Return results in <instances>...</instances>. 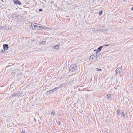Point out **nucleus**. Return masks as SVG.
<instances>
[{"label": "nucleus", "instance_id": "9", "mask_svg": "<svg viewBox=\"0 0 133 133\" xmlns=\"http://www.w3.org/2000/svg\"><path fill=\"white\" fill-rule=\"evenodd\" d=\"M54 92V91H53V90L52 89L48 91L47 92V94H52Z\"/></svg>", "mask_w": 133, "mask_h": 133}, {"label": "nucleus", "instance_id": "2", "mask_svg": "<svg viewBox=\"0 0 133 133\" xmlns=\"http://www.w3.org/2000/svg\"><path fill=\"white\" fill-rule=\"evenodd\" d=\"M76 65L75 64L71 65L69 68V71L71 72L74 71L76 68Z\"/></svg>", "mask_w": 133, "mask_h": 133}, {"label": "nucleus", "instance_id": "11", "mask_svg": "<svg viewBox=\"0 0 133 133\" xmlns=\"http://www.w3.org/2000/svg\"><path fill=\"white\" fill-rule=\"evenodd\" d=\"M19 94V93H14L12 95V97L17 96Z\"/></svg>", "mask_w": 133, "mask_h": 133}, {"label": "nucleus", "instance_id": "7", "mask_svg": "<svg viewBox=\"0 0 133 133\" xmlns=\"http://www.w3.org/2000/svg\"><path fill=\"white\" fill-rule=\"evenodd\" d=\"M104 46V45H103L102 46H101L100 47H99L98 48V49L97 50V51L96 52V53L97 54V53H98L99 52V51H100L101 49H102V48L103 47V46Z\"/></svg>", "mask_w": 133, "mask_h": 133}, {"label": "nucleus", "instance_id": "8", "mask_svg": "<svg viewBox=\"0 0 133 133\" xmlns=\"http://www.w3.org/2000/svg\"><path fill=\"white\" fill-rule=\"evenodd\" d=\"M59 48V45H56L55 46H54L53 47V49H56V50H58Z\"/></svg>", "mask_w": 133, "mask_h": 133}, {"label": "nucleus", "instance_id": "20", "mask_svg": "<svg viewBox=\"0 0 133 133\" xmlns=\"http://www.w3.org/2000/svg\"><path fill=\"white\" fill-rule=\"evenodd\" d=\"M42 26H41L39 24V25H38V26H37V28L39 27V28H40L41 29H42Z\"/></svg>", "mask_w": 133, "mask_h": 133}, {"label": "nucleus", "instance_id": "19", "mask_svg": "<svg viewBox=\"0 0 133 133\" xmlns=\"http://www.w3.org/2000/svg\"><path fill=\"white\" fill-rule=\"evenodd\" d=\"M122 116H123V118H124L125 117V113L124 111L122 112Z\"/></svg>", "mask_w": 133, "mask_h": 133}, {"label": "nucleus", "instance_id": "27", "mask_svg": "<svg viewBox=\"0 0 133 133\" xmlns=\"http://www.w3.org/2000/svg\"><path fill=\"white\" fill-rule=\"evenodd\" d=\"M104 45V46H106L107 47H108L109 46V45L108 44L106 45Z\"/></svg>", "mask_w": 133, "mask_h": 133}, {"label": "nucleus", "instance_id": "4", "mask_svg": "<svg viewBox=\"0 0 133 133\" xmlns=\"http://www.w3.org/2000/svg\"><path fill=\"white\" fill-rule=\"evenodd\" d=\"M14 3L17 5H21V3L18 0H13Z\"/></svg>", "mask_w": 133, "mask_h": 133}, {"label": "nucleus", "instance_id": "21", "mask_svg": "<svg viewBox=\"0 0 133 133\" xmlns=\"http://www.w3.org/2000/svg\"><path fill=\"white\" fill-rule=\"evenodd\" d=\"M102 13V10L100 11V12H99V15H101Z\"/></svg>", "mask_w": 133, "mask_h": 133}, {"label": "nucleus", "instance_id": "15", "mask_svg": "<svg viewBox=\"0 0 133 133\" xmlns=\"http://www.w3.org/2000/svg\"><path fill=\"white\" fill-rule=\"evenodd\" d=\"M120 113V110L119 109H118L117 111V114L118 115H119Z\"/></svg>", "mask_w": 133, "mask_h": 133}, {"label": "nucleus", "instance_id": "5", "mask_svg": "<svg viewBox=\"0 0 133 133\" xmlns=\"http://www.w3.org/2000/svg\"><path fill=\"white\" fill-rule=\"evenodd\" d=\"M3 48L6 51L8 49L9 47L8 45L7 44H4L3 45Z\"/></svg>", "mask_w": 133, "mask_h": 133}, {"label": "nucleus", "instance_id": "28", "mask_svg": "<svg viewBox=\"0 0 133 133\" xmlns=\"http://www.w3.org/2000/svg\"><path fill=\"white\" fill-rule=\"evenodd\" d=\"M58 122L59 123V124H60V122L58 121Z\"/></svg>", "mask_w": 133, "mask_h": 133}, {"label": "nucleus", "instance_id": "18", "mask_svg": "<svg viewBox=\"0 0 133 133\" xmlns=\"http://www.w3.org/2000/svg\"><path fill=\"white\" fill-rule=\"evenodd\" d=\"M51 114L52 115H54L55 114V111H51Z\"/></svg>", "mask_w": 133, "mask_h": 133}, {"label": "nucleus", "instance_id": "16", "mask_svg": "<svg viewBox=\"0 0 133 133\" xmlns=\"http://www.w3.org/2000/svg\"><path fill=\"white\" fill-rule=\"evenodd\" d=\"M37 25V23H32L31 24V27L32 26V27H33V26H34V25Z\"/></svg>", "mask_w": 133, "mask_h": 133}, {"label": "nucleus", "instance_id": "22", "mask_svg": "<svg viewBox=\"0 0 133 133\" xmlns=\"http://www.w3.org/2000/svg\"><path fill=\"white\" fill-rule=\"evenodd\" d=\"M5 51L6 50L3 48V49L1 51L2 52H5Z\"/></svg>", "mask_w": 133, "mask_h": 133}, {"label": "nucleus", "instance_id": "3", "mask_svg": "<svg viewBox=\"0 0 133 133\" xmlns=\"http://www.w3.org/2000/svg\"><path fill=\"white\" fill-rule=\"evenodd\" d=\"M122 66H121V67H122ZM122 70V68L121 67H119L116 70V74H118L120 73L121 71Z\"/></svg>", "mask_w": 133, "mask_h": 133}, {"label": "nucleus", "instance_id": "1", "mask_svg": "<svg viewBox=\"0 0 133 133\" xmlns=\"http://www.w3.org/2000/svg\"><path fill=\"white\" fill-rule=\"evenodd\" d=\"M97 59V53L92 54L90 56L89 58L90 60H91L94 62H96Z\"/></svg>", "mask_w": 133, "mask_h": 133}, {"label": "nucleus", "instance_id": "10", "mask_svg": "<svg viewBox=\"0 0 133 133\" xmlns=\"http://www.w3.org/2000/svg\"><path fill=\"white\" fill-rule=\"evenodd\" d=\"M39 24H37V25H35L33 28H32V29L33 30H38V29H37V26H38V25H39Z\"/></svg>", "mask_w": 133, "mask_h": 133}, {"label": "nucleus", "instance_id": "26", "mask_svg": "<svg viewBox=\"0 0 133 133\" xmlns=\"http://www.w3.org/2000/svg\"><path fill=\"white\" fill-rule=\"evenodd\" d=\"M43 11V10L41 9H39V11Z\"/></svg>", "mask_w": 133, "mask_h": 133}, {"label": "nucleus", "instance_id": "12", "mask_svg": "<svg viewBox=\"0 0 133 133\" xmlns=\"http://www.w3.org/2000/svg\"><path fill=\"white\" fill-rule=\"evenodd\" d=\"M98 29H97L95 28H92V29L91 30L92 32H96V31H98Z\"/></svg>", "mask_w": 133, "mask_h": 133}, {"label": "nucleus", "instance_id": "13", "mask_svg": "<svg viewBox=\"0 0 133 133\" xmlns=\"http://www.w3.org/2000/svg\"><path fill=\"white\" fill-rule=\"evenodd\" d=\"M45 41L40 42L39 43L40 44H42V45H44L45 44Z\"/></svg>", "mask_w": 133, "mask_h": 133}, {"label": "nucleus", "instance_id": "24", "mask_svg": "<svg viewBox=\"0 0 133 133\" xmlns=\"http://www.w3.org/2000/svg\"><path fill=\"white\" fill-rule=\"evenodd\" d=\"M108 31V30L107 29H103L102 30V31Z\"/></svg>", "mask_w": 133, "mask_h": 133}, {"label": "nucleus", "instance_id": "14", "mask_svg": "<svg viewBox=\"0 0 133 133\" xmlns=\"http://www.w3.org/2000/svg\"><path fill=\"white\" fill-rule=\"evenodd\" d=\"M96 71H101L102 70L101 69H99L98 68H96Z\"/></svg>", "mask_w": 133, "mask_h": 133}, {"label": "nucleus", "instance_id": "23", "mask_svg": "<svg viewBox=\"0 0 133 133\" xmlns=\"http://www.w3.org/2000/svg\"><path fill=\"white\" fill-rule=\"evenodd\" d=\"M42 29H46V28L45 27V26H42Z\"/></svg>", "mask_w": 133, "mask_h": 133}, {"label": "nucleus", "instance_id": "6", "mask_svg": "<svg viewBox=\"0 0 133 133\" xmlns=\"http://www.w3.org/2000/svg\"><path fill=\"white\" fill-rule=\"evenodd\" d=\"M111 94H107V98L109 100L111 99Z\"/></svg>", "mask_w": 133, "mask_h": 133}, {"label": "nucleus", "instance_id": "17", "mask_svg": "<svg viewBox=\"0 0 133 133\" xmlns=\"http://www.w3.org/2000/svg\"><path fill=\"white\" fill-rule=\"evenodd\" d=\"M59 88V87H56L54 88L52 90H53V91H54V90H55V89H57Z\"/></svg>", "mask_w": 133, "mask_h": 133}, {"label": "nucleus", "instance_id": "29", "mask_svg": "<svg viewBox=\"0 0 133 133\" xmlns=\"http://www.w3.org/2000/svg\"><path fill=\"white\" fill-rule=\"evenodd\" d=\"M131 9L133 10V6L131 8Z\"/></svg>", "mask_w": 133, "mask_h": 133}, {"label": "nucleus", "instance_id": "25", "mask_svg": "<svg viewBox=\"0 0 133 133\" xmlns=\"http://www.w3.org/2000/svg\"><path fill=\"white\" fill-rule=\"evenodd\" d=\"M21 133H25V131L24 130H22Z\"/></svg>", "mask_w": 133, "mask_h": 133}]
</instances>
